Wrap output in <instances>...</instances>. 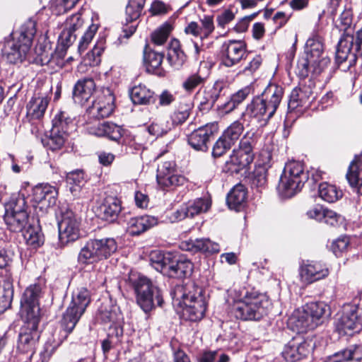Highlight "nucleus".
<instances>
[{"label":"nucleus","instance_id":"f03ea898","mask_svg":"<svg viewBox=\"0 0 362 362\" xmlns=\"http://www.w3.org/2000/svg\"><path fill=\"white\" fill-rule=\"evenodd\" d=\"M36 33V23L32 19L25 21L19 30L12 34L13 39L7 42L4 54L11 64L22 62L29 52Z\"/></svg>","mask_w":362,"mask_h":362},{"label":"nucleus","instance_id":"09e8293b","mask_svg":"<svg viewBox=\"0 0 362 362\" xmlns=\"http://www.w3.org/2000/svg\"><path fill=\"white\" fill-rule=\"evenodd\" d=\"M146 0H129L126 7L127 21L132 22L140 16Z\"/></svg>","mask_w":362,"mask_h":362},{"label":"nucleus","instance_id":"f704fd0d","mask_svg":"<svg viewBox=\"0 0 362 362\" xmlns=\"http://www.w3.org/2000/svg\"><path fill=\"white\" fill-rule=\"evenodd\" d=\"M167 59L170 65L175 69H180L186 61V55L181 49L180 41L173 39L170 41Z\"/></svg>","mask_w":362,"mask_h":362},{"label":"nucleus","instance_id":"774afa93","mask_svg":"<svg viewBox=\"0 0 362 362\" xmlns=\"http://www.w3.org/2000/svg\"><path fill=\"white\" fill-rule=\"evenodd\" d=\"M202 34L203 37H207L214 29L213 18L209 16H204L202 20Z\"/></svg>","mask_w":362,"mask_h":362},{"label":"nucleus","instance_id":"2f4dec72","mask_svg":"<svg viewBox=\"0 0 362 362\" xmlns=\"http://www.w3.org/2000/svg\"><path fill=\"white\" fill-rule=\"evenodd\" d=\"M360 156H356L349 165L346 179L354 191L362 196V168Z\"/></svg>","mask_w":362,"mask_h":362},{"label":"nucleus","instance_id":"8fccbe9b","mask_svg":"<svg viewBox=\"0 0 362 362\" xmlns=\"http://www.w3.org/2000/svg\"><path fill=\"white\" fill-rule=\"evenodd\" d=\"M66 180L70 192L76 195L84 182L83 173L82 170L70 172L67 174Z\"/></svg>","mask_w":362,"mask_h":362},{"label":"nucleus","instance_id":"b1692460","mask_svg":"<svg viewBox=\"0 0 362 362\" xmlns=\"http://www.w3.org/2000/svg\"><path fill=\"white\" fill-rule=\"evenodd\" d=\"M58 192L49 184H40L33 189V201L42 207H50L56 204Z\"/></svg>","mask_w":362,"mask_h":362},{"label":"nucleus","instance_id":"4d7b16f0","mask_svg":"<svg viewBox=\"0 0 362 362\" xmlns=\"http://www.w3.org/2000/svg\"><path fill=\"white\" fill-rule=\"evenodd\" d=\"M205 80L206 77L197 72L189 76L183 82L182 87L187 92H192L197 86L204 84Z\"/></svg>","mask_w":362,"mask_h":362},{"label":"nucleus","instance_id":"f257e3e1","mask_svg":"<svg viewBox=\"0 0 362 362\" xmlns=\"http://www.w3.org/2000/svg\"><path fill=\"white\" fill-rule=\"evenodd\" d=\"M202 288L192 281L176 285L171 291L173 303L182 309L185 320L196 322L204 316L206 302Z\"/></svg>","mask_w":362,"mask_h":362},{"label":"nucleus","instance_id":"6e6d98bb","mask_svg":"<svg viewBox=\"0 0 362 362\" xmlns=\"http://www.w3.org/2000/svg\"><path fill=\"white\" fill-rule=\"evenodd\" d=\"M170 130V127L167 122L155 121L148 127V132L156 137L162 136Z\"/></svg>","mask_w":362,"mask_h":362},{"label":"nucleus","instance_id":"79ce46f5","mask_svg":"<svg viewBox=\"0 0 362 362\" xmlns=\"http://www.w3.org/2000/svg\"><path fill=\"white\" fill-rule=\"evenodd\" d=\"M319 196L328 203H334L341 199L343 192L335 185L327 182H322L319 185Z\"/></svg>","mask_w":362,"mask_h":362},{"label":"nucleus","instance_id":"c85d7f7f","mask_svg":"<svg viewBox=\"0 0 362 362\" xmlns=\"http://www.w3.org/2000/svg\"><path fill=\"white\" fill-rule=\"evenodd\" d=\"M158 224L155 216L144 215L131 218L127 222V231L131 235H138Z\"/></svg>","mask_w":362,"mask_h":362},{"label":"nucleus","instance_id":"e2e57ef3","mask_svg":"<svg viewBox=\"0 0 362 362\" xmlns=\"http://www.w3.org/2000/svg\"><path fill=\"white\" fill-rule=\"evenodd\" d=\"M322 221L327 225L337 227L343 223L344 218L337 212L326 208Z\"/></svg>","mask_w":362,"mask_h":362},{"label":"nucleus","instance_id":"72a5a7b5","mask_svg":"<svg viewBox=\"0 0 362 362\" xmlns=\"http://www.w3.org/2000/svg\"><path fill=\"white\" fill-rule=\"evenodd\" d=\"M303 186L302 184L298 183L296 180H291L290 177L288 178L287 176L281 174L276 189L281 198L287 199L293 197L300 192Z\"/></svg>","mask_w":362,"mask_h":362},{"label":"nucleus","instance_id":"dca6fc26","mask_svg":"<svg viewBox=\"0 0 362 362\" xmlns=\"http://www.w3.org/2000/svg\"><path fill=\"white\" fill-rule=\"evenodd\" d=\"M42 296V287L33 284L24 291L21 300L23 312L26 313V319L39 318V299Z\"/></svg>","mask_w":362,"mask_h":362},{"label":"nucleus","instance_id":"4468645a","mask_svg":"<svg viewBox=\"0 0 362 362\" xmlns=\"http://www.w3.org/2000/svg\"><path fill=\"white\" fill-rule=\"evenodd\" d=\"M246 57V45L242 40L225 42L221 49V64L226 67H232Z\"/></svg>","mask_w":362,"mask_h":362},{"label":"nucleus","instance_id":"13d9d810","mask_svg":"<svg viewBox=\"0 0 362 362\" xmlns=\"http://www.w3.org/2000/svg\"><path fill=\"white\" fill-rule=\"evenodd\" d=\"M83 25V18L81 13H77L71 15L66 18L64 22V28L75 33Z\"/></svg>","mask_w":362,"mask_h":362},{"label":"nucleus","instance_id":"0e129e2a","mask_svg":"<svg viewBox=\"0 0 362 362\" xmlns=\"http://www.w3.org/2000/svg\"><path fill=\"white\" fill-rule=\"evenodd\" d=\"M123 129L114 123L105 122V135L110 139L118 141L123 135Z\"/></svg>","mask_w":362,"mask_h":362},{"label":"nucleus","instance_id":"a878e982","mask_svg":"<svg viewBox=\"0 0 362 362\" xmlns=\"http://www.w3.org/2000/svg\"><path fill=\"white\" fill-rule=\"evenodd\" d=\"M180 248L192 253L198 252L214 253L219 252V245L208 238L190 239L182 241L180 244Z\"/></svg>","mask_w":362,"mask_h":362},{"label":"nucleus","instance_id":"052dcab7","mask_svg":"<svg viewBox=\"0 0 362 362\" xmlns=\"http://www.w3.org/2000/svg\"><path fill=\"white\" fill-rule=\"evenodd\" d=\"M189 107L187 105L180 106L171 116L172 122L178 125L185 122L189 116Z\"/></svg>","mask_w":362,"mask_h":362},{"label":"nucleus","instance_id":"4be33fe9","mask_svg":"<svg viewBox=\"0 0 362 362\" xmlns=\"http://www.w3.org/2000/svg\"><path fill=\"white\" fill-rule=\"evenodd\" d=\"M210 206L211 203L207 199L200 198L189 201L177 210L174 218L180 221L187 217H194L202 212H206Z\"/></svg>","mask_w":362,"mask_h":362},{"label":"nucleus","instance_id":"f3484780","mask_svg":"<svg viewBox=\"0 0 362 362\" xmlns=\"http://www.w3.org/2000/svg\"><path fill=\"white\" fill-rule=\"evenodd\" d=\"M274 114L259 96H257L247 105L245 112L241 115V119L246 121L248 117L250 119H255L258 122H267Z\"/></svg>","mask_w":362,"mask_h":362},{"label":"nucleus","instance_id":"aec40b11","mask_svg":"<svg viewBox=\"0 0 362 362\" xmlns=\"http://www.w3.org/2000/svg\"><path fill=\"white\" fill-rule=\"evenodd\" d=\"M115 100V96L109 88L104 90L90 108V113L98 119L109 117L114 111Z\"/></svg>","mask_w":362,"mask_h":362},{"label":"nucleus","instance_id":"c03bdc74","mask_svg":"<svg viewBox=\"0 0 362 362\" xmlns=\"http://www.w3.org/2000/svg\"><path fill=\"white\" fill-rule=\"evenodd\" d=\"M66 138V134L52 129L49 135L43 138L42 142L45 147L52 151H56L64 146Z\"/></svg>","mask_w":362,"mask_h":362},{"label":"nucleus","instance_id":"423d86ee","mask_svg":"<svg viewBox=\"0 0 362 362\" xmlns=\"http://www.w3.org/2000/svg\"><path fill=\"white\" fill-rule=\"evenodd\" d=\"M117 246L113 238L90 239L81 249L78 255L80 264H92L110 257Z\"/></svg>","mask_w":362,"mask_h":362},{"label":"nucleus","instance_id":"6ab92c4d","mask_svg":"<svg viewBox=\"0 0 362 362\" xmlns=\"http://www.w3.org/2000/svg\"><path fill=\"white\" fill-rule=\"evenodd\" d=\"M310 59H300L298 62V74L301 78H306L311 74L313 77L318 76L328 66L330 59L326 57Z\"/></svg>","mask_w":362,"mask_h":362},{"label":"nucleus","instance_id":"412c9836","mask_svg":"<svg viewBox=\"0 0 362 362\" xmlns=\"http://www.w3.org/2000/svg\"><path fill=\"white\" fill-rule=\"evenodd\" d=\"M26 320V326L22 329L18 338V347L23 351L31 350L40 338L37 331L39 318H30Z\"/></svg>","mask_w":362,"mask_h":362},{"label":"nucleus","instance_id":"de8ad7c7","mask_svg":"<svg viewBox=\"0 0 362 362\" xmlns=\"http://www.w3.org/2000/svg\"><path fill=\"white\" fill-rule=\"evenodd\" d=\"M28 214L26 211V202L23 194H18L11 197L10 201L5 205V214Z\"/></svg>","mask_w":362,"mask_h":362},{"label":"nucleus","instance_id":"338daca9","mask_svg":"<svg viewBox=\"0 0 362 362\" xmlns=\"http://www.w3.org/2000/svg\"><path fill=\"white\" fill-rule=\"evenodd\" d=\"M76 37V35L74 32L64 28L59 40L63 47H68L74 42Z\"/></svg>","mask_w":362,"mask_h":362},{"label":"nucleus","instance_id":"864d4df0","mask_svg":"<svg viewBox=\"0 0 362 362\" xmlns=\"http://www.w3.org/2000/svg\"><path fill=\"white\" fill-rule=\"evenodd\" d=\"M172 30V26L168 23H165L156 30L151 34V40L156 45H162L168 40Z\"/></svg>","mask_w":362,"mask_h":362},{"label":"nucleus","instance_id":"3c124183","mask_svg":"<svg viewBox=\"0 0 362 362\" xmlns=\"http://www.w3.org/2000/svg\"><path fill=\"white\" fill-rule=\"evenodd\" d=\"M26 243L35 248L43 244V236L37 228L29 226L23 233Z\"/></svg>","mask_w":362,"mask_h":362},{"label":"nucleus","instance_id":"5fc2aeb1","mask_svg":"<svg viewBox=\"0 0 362 362\" xmlns=\"http://www.w3.org/2000/svg\"><path fill=\"white\" fill-rule=\"evenodd\" d=\"M308 102V98L302 90L293 89L288 101V107L291 109H296L298 107L305 106Z\"/></svg>","mask_w":362,"mask_h":362},{"label":"nucleus","instance_id":"680f3d73","mask_svg":"<svg viewBox=\"0 0 362 362\" xmlns=\"http://www.w3.org/2000/svg\"><path fill=\"white\" fill-rule=\"evenodd\" d=\"M98 25L92 23L89 25L88 30L81 37L78 44V51L80 52H83L86 49L88 44L91 42L93 36L98 30Z\"/></svg>","mask_w":362,"mask_h":362},{"label":"nucleus","instance_id":"37998d69","mask_svg":"<svg viewBox=\"0 0 362 362\" xmlns=\"http://www.w3.org/2000/svg\"><path fill=\"white\" fill-rule=\"evenodd\" d=\"M163 59V54L161 52L151 50L146 46L144 51V62L148 72H153L158 70Z\"/></svg>","mask_w":362,"mask_h":362},{"label":"nucleus","instance_id":"39448f33","mask_svg":"<svg viewBox=\"0 0 362 362\" xmlns=\"http://www.w3.org/2000/svg\"><path fill=\"white\" fill-rule=\"evenodd\" d=\"M330 315L331 310L327 303L311 302L303 310L296 311L289 318V321L295 325L297 332H303L307 329H314L320 321L329 317Z\"/></svg>","mask_w":362,"mask_h":362},{"label":"nucleus","instance_id":"4c0bfd02","mask_svg":"<svg viewBox=\"0 0 362 362\" xmlns=\"http://www.w3.org/2000/svg\"><path fill=\"white\" fill-rule=\"evenodd\" d=\"M173 255L170 252L153 251L150 255L151 264L156 270L166 275Z\"/></svg>","mask_w":362,"mask_h":362},{"label":"nucleus","instance_id":"bb28decb","mask_svg":"<svg viewBox=\"0 0 362 362\" xmlns=\"http://www.w3.org/2000/svg\"><path fill=\"white\" fill-rule=\"evenodd\" d=\"M95 90V83L91 78L80 79L75 84L73 98L76 103L83 105L92 96Z\"/></svg>","mask_w":362,"mask_h":362},{"label":"nucleus","instance_id":"a211bd4d","mask_svg":"<svg viewBox=\"0 0 362 362\" xmlns=\"http://www.w3.org/2000/svg\"><path fill=\"white\" fill-rule=\"evenodd\" d=\"M274 114L259 96H257L247 105L245 112L241 115V119L246 121L248 117L250 119H255L258 122H267Z\"/></svg>","mask_w":362,"mask_h":362},{"label":"nucleus","instance_id":"473e14b6","mask_svg":"<svg viewBox=\"0 0 362 362\" xmlns=\"http://www.w3.org/2000/svg\"><path fill=\"white\" fill-rule=\"evenodd\" d=\"M49 100L46 97H33L27 105V117L30 121L41 119L47 107Z\"/></svg>","mask_w":362,"mask_h":362},{"label":"nucleus","instance_id":"c756f323","mask_svg":"<svg viewBox=\"0 0 362 362\" xmlns=\"http://www.w3.org/2000/svg\"><path fill=\"white\" fill-rule=\"evenodd\" d=\"M192 269L193 264L189 259L173 255L166 275L172 278H184L189 276Z\"/></svg>","mask_w":362,"mask_h":362},{"label":"nucleus","instance_id":"2eb2a0df","mask_svg":"<svg viewBox=\"0 0 362 362\" xmlns=\"http://www.w3.org/2000/svg\"><path fill=\"white\" fill-rule=\"evenodd\" d=\"M218 132V124L208 123L194 129L187 135L189 145L196 151H206L208 144Z\"/></svg>","mask_w":362,"mask_h":362},{"label":"nucleus","instance_id":"a19ab883","mask_svg":"<svg viewBox=\"0 0 362 362\" xmlns=\"http://www.w3.org/2000/svg\"><path fill=\"white\" fill-rule=\"evenodd\" d=\"M4 221L11 231H21L28 223V214H5L4 216Z\"/></svg>","mask_w":362,"mask_h":362},{"label":"nucleus","instance_id":"1a4fd4ad","mask_svg":"<svg viewBox=\"0 0 362 362\" xmlns=\"http://www.w3.org/2000/svg\"><path fill=\"white\" fill-rule=\"evenodd\" d=\"M253 140L247 132L240 140L238 148L233 151L229 160L226 162L225 170L231 174L239 173L246 169L253 161Z\"/></svg>","mask_w":362,"mask_h":362},{"label":"nucleus","instance_id":"bf43d9fd","mask_svg":"<svg viewBox=\"0 0 362 362\" xmlns=\"http://www.w3.org/2000/svg\"><path fill=\"white\" fill-rule=\"evenodd\" d=\"M346 362H362V346L358 345L341 352Z\"/></svg>","mask_w":362,"mask_h":362},{"label":"nucleus","instance_id":"7c9ffc66","mask_svg":"<svg viewBox=\"0 0 362 362\" xmlns=\"http://www.w3.org/2000/svg\"><path fill=\"white\" fill-rule=\"evenodd\" d=\"M283 95L284 88L282 86L275 83H269L259 96L275 113L281 103Z\"/></svg>","mask_w":362,"mask_h":362},{"label":"nucleus","instance_id":"cd10ccee","mask_svg":"<svg viewBox=\"0 0 362 362\" xmlns=\"http://www.w3.org/2000/svg\"><path fill=\"white\" fill-rule=\"evenodd\" d=\"M222 86L215 83L211 87H206L202 92H199L196 100L199 103V108L202 111H208L213 107L216 101L220 97Z\"/></svg>","mask_w":362,"mask_h":362},{"label":"nucleus","instance_id":"6e6552de","mask_svg":"<svg viewBox=\"0 0 362 362\" xmlns=\"http://www.w3.org/2000/svg\"><path fill=\"white\" fill-rule=\"evenodd\" d=\"M362 58V28L356 33V37L348 33L340 38L336 52L338 64L348 62L349 66L355 64L357 58Z\"/></svg>","mask_w":362,"mask_h":362},{"label":"nucleus","instance_id":"58836bf2","mask_svg":"<svg viewBox=\"0 0 362 362\" xmlns=\"http://www.w3.org/2000/svg\"><path fill=\"white\" fill-rule=\"evenodd\" d=\"M323 45L321 37L314 35L308 39L305 44V57L301 59H310L313 62V58L323 57Z\"/></svg>","mask_w":362,"mask_h":362},{"label":"nucleus","instance_id":"e433bc0d","mask_svg":"<svg viewBox=\"0 0 362 362\" xmlns=\"http://www.w3.org/2000/svg\"><path fill=\"white\" fill-rule=\"evenodd\" d=\"M247 192L245 187L241 185H235L228 194L226 202L230 209L239 211L245 203Z\"/></svg>","mask_w":362,"mask_h":362},{"label":"nucleus","instance_id":"a18cd8bd","mask_svg":"<svg viewBox=\"0 0 362 362\" xmlns=\"http://www.w3.org/2000/svg\"><path fill=\"white\" fill-rule=\"evenodd\" d=\"M244 132V125L239 120L232 122L223 132L222 136L233 146Z\"/></svg>","mask_w":362,"mask_h":362},{"label":"nucleus","instance_id":"69168bd1","mask_svg":"<svg viewBox=\"0 0 362 362\" xmlns=\"http://www.w3.org/2000/svg\"><path fill=\"white\" fill-rule=\"evenodd\" d=\"M232 145L221 135L213 146L212 155L214 157H220Z\"/></svg>","mask_w":362,"mask_h":362},{"label":"nucleus","instance_id":"9d476101","mask_svg":"<svg viewBox=\"0 0 362 362\" xmlns=\"http://www.w3.org/2000/svg\"><path fill=\"white\" fill-rule=\"evenodd\" d=\"M340 332L351 334L362 329V300L358 305H347L344 307L341 316L336 322Z\"/></svg>","mask_w":362,"mask_h":362},{"label":"nucleus","instance_id":"0eeeda50","mask_svg":"<svg viewBox=\"0 0 362 362\" xmlns=\"http://www.w3.org/2000/svg\"><path fill=\"white\" fill-rule=\"evenodd\" d=\"M90 302V292L81 288L73 293L72 300L64 314L62 325L66 333H70L84 313Z\"/></svg>","mask_w":362,"mask_h":362},{"label":"nucleus","instance_id":"603ef678","mask_svg":"<svg viewBox=\"0 0 362 362\" xmlns=\"http://www.w3.org/2000/svg\"><path fill=\"white\" fill-rule=\"evenodd\" d=\"M13 296V288L9 281L4 283L3 291L0 293V308L6 310L11 308Z\"/></svg>","mask_w":362,"mask_h":362},{"label":"nucleus","instance_id":"ddd939ff","mask_svg":"<svg viewBox=\"0 0 362 362\" xmlns=\"http://www.w3.org/2000/svg\"><path fill=\"white\" fill-rule=\"evenodd\" d=\"M313 339H293L284 347L282 356L288 362H296L308 356L314 349Z\"/></svg>","mask_w":362,"mask_h":362},{"label":"nucleus","instance_id":"7ed1b4c3","mask_svg":"<svg viewBox=\"0 0 362 362\" xmlns=\"http://www.w3.org/2000/svg\"><path fill=\"white\" fill-rule=\"evenodd\" d=\"M270 302L267 296L255 290L247 291L233 308L235 316L243 320H259L267 315Z\"/></svg>","mask_w":362,"mask_h":362},{"label":"nucleus","instance_id":"5701e85b","mask_svg":"<svg viewBox=\"0 0 362 362\" xmlns=\"http://www.w3.org/2000/svg\"><path fill=\"white\" fill-rule=\"evenodd\" d=\"M328 274V268L325 264L316 262L303 264L300 269L301 280L307 284L322 279Z\"/></svg>","mask_w":362,"mask_h":362},{"label":"nucleus","instance_id":"49530a36","mask_svg":"<svg viewBox=\"0 0 362 362\" xmlns=\"http://www.w3.org/2000/svg\"><path fill=\"white\" fill-rule=\"evenodd\" d=\"M73 126L72 119L67 112L61 111L57 113L52 120V128L57 132H64L68 135V131Z\"/></svg>","mask_w":362,"mask_h":362},{"label":"nucleus","instance_id":"f8f14e48","mask_svg":"<svg viewBox=\"0 0 362 362\" xmlns=\"http://www.w3.org/2000/svg\"><path fill=\"white\" fill-rule=\"evenodd\" d=\"M79 226L80 222L73 211H66L63 213L58 223L59 238L61 243L65 245L78 239Z\"/></svg>","mask_w":362,"mask_h":362},{"label":"nucleus","instance_id":"c9c22d12","mask_svg":"<svg viewBox=\"0 0 362 362\" xmlns=\"http://www.w3.org/2000/svg\"><path fill=\"white\" fill-rule=\"evenodd\" d=\"M282 175L290 177L291 180H296L298 183L302 184L308 180V175L305 171L304 167L302 163L292 160L286 163Z\"/></svg>","mask_w":362,"mask_h":362},{"label":"nucleus","instance_id":"20e7f679","mask_svg":"<svg viewBox=\"0 0 362 362\" xmlns=\"http://www.w3.org/2000/svg\"><path fill=\"white\" fill-rule=\"evenodd\" d=\"M129 282L136 294L137 304L145 313L150 312L156 306L162 305L161 291L149 279L142 275L132 274Z\"/></svg>","mask_w":362,"mask_h":362},{"label":"nucleus","instance_id":"9b49d317","mask_svg":"<svg viewBox=\"0 0 362 362\" xmlns=\"http://www.w3.org/2000/svg\"><path fill=\"white\" fill-rule=\"evenodd\" d=\"M156 180L158 185L167 190L182 185L185 182V177L177 174L173 161H165L158 165Z\"/></svg>","mask_w":362,"mask_h":362},{"label":"nucleus","instance_id":"ea45409f","mask_svg":"<svg viewBox=\"0 0 362 362\" xmlns=\"http://www.w3.org/2000/svg\"><path fill=\"white\" fill-rule=\"evenodd\" d=\"M130 98L134 104L147 105L153 99V92L144 85L133 87L130 91Z\"/></svg>","mask_w":362,"mask_h":362},{"label":"nucleus","instance_id":"393cba45","mask_svg":"<svg viewBox=\"0 0 362 362\" xmlns=\"http://www.w3.org/2000/svg\"><path fill=\"white\" fill-rule=\"evenodd\" d=\"M122 202L116 197L107 196L98 207V216L107 221H115L122 210Z\"/></svg>","mask_w":362,"mask_h":362}]
</instances>
